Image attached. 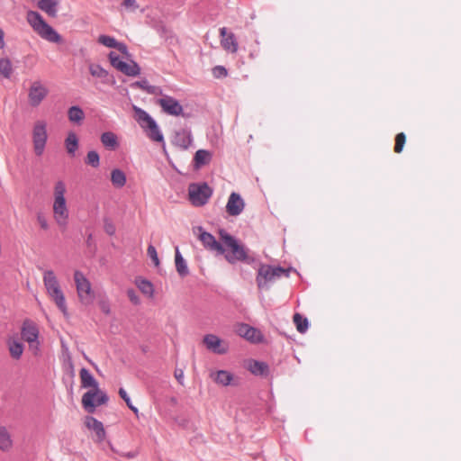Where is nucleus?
I'll return each mask as SVG.
<instances>
[{"label": "nucleus", "mask_w": 461, "mask_h": 461, "mask_svg": "<svg viewBox=\"0 0 461 461\" xmlns=\"http://www.w3.org/2000/svg\"><path fill=\"white\" fill-rule=\"evenodd\" d=\"M86 164L92 166L93 167H98L100 165V157L95 150H90L87 152Z\"/></svg>", "instance_id": "4c0bfd02"}, {"label": "nucleus", "mask_w": 461, "mask_h": 461, "mask_svg": "<svg viewBox=\"0 0 461 461\" xmlns=\"http://www.w3.org/2000/svg\"><path fill=\"white\" fill-rule=\"evenodd\" d=\"M210 377L213 381L222 386H228L232 384L234 380L233 375L227 370H219L216 373H211Z\"/></svg>", "instance_id": "5701e85b"}, {"label": "nucleus", "mask_w": 461, "mask_h": 461, "mask_svg": "<svg viewBox=\"0 0 461 461\" xmlns=\"http://www.w3.org/2000/svg\"><path fill=\"white\" fill-rule=\"evenodd\" d=\"M114 49H117L121 53L124 55H128V48L125 43L117 41L116 47Z\"/></svg>", "instance_id": "603ef678"}, {"label": "nucleus", "mask_w": 461, "mask_h": 461, "mask_svg": "<svg viewBox=\"0 0 461 461\" xmlns=\"http://www.w3.org/2000/svg\"><path fill=\"white\" fill-rule=\"evenodd\" d=\"M212 189L206 182L192 183L188 186L189 201L196 207L206 204L212 195Z\"/></svg>", "instance_id": "0eeeda50"}, {"label": "nucleus", "mask_w": 461, "mask_h": 461, "mask_svg": "<svg viewBox=\"0 0 461 461\" xmlns=\"http://www.w3.org/2000/svg\"><path fill=\"white\" fill-rule=\"evenodd\" d=\"M246 368L254 375L267 376L269 373V366L267 363L249 359L246 364Z\"/></svg>", "instance_id": "6ab92c4d"}, {"label": "nucleus", "mask_w": 461, "mask_h": 461, "mask_svg": "<svg viewBox=\"0 0 461 461\" xmlns=\"http://www.w3.org/2000/svg\"><path fill=\"white\" fill-rule=\"evenodd\" d=\"M133 86L144 90L145 92H147L149 95H162V89L158 86L149 85V81L147 79H142L140 81H137L133 84Z\"/></svg>", "instance_id": "2f4dec72"}, {"label": "nucleus", "mask_w": 461, "mask_h": 461, "mask_svg": "<svg viewBox=\"0 0 461 461\" xmlns=\"http://www.w3.org/2000/svg\"><path fill=\"white\" fill-rule=\"evenodd\" d=\"M221 44L222 48L230 53H236L238 51V41L234 33H227V28L222 27L220 29Z\"/></svg>", "instance_id": "dca6fc26"}, {"label": "nucleus", "mask_w": 461, "mask_h": 461, "mask_svg": "<svg viewBox=\"0 0 461 461\" xmlns=\"http://www.w3.org/2000/svg\"><path fill=\"white\" fill-rule=\"evenodd\" d=\"M13 447V439L5 427H0V450L8 452Z\"/></svg>", "instance_id": "cd10ccee"}, {"label": "nucleus", "mask_w": 461, "mask_h": 461, "mask_svg": "<svg viewBox=\"0 0 461 461\" xmlns=\"http://www.w3.org/2000/svg\"><path fill=\"white\" fill-rule=\"evenodd\" d=\"M13 73L12 63L7 58H0V75L5 78H10Z\"/></svg>", "instance_id": "f704fd0d"}, {"label": "nucleus", "mask_w": 461, "mask_h": 461, "mask_svg": "<svg viewBox=\"0 0 461 461\" xmlns=\"http://www.w3.org/2000/svg\"><path fill=\"white\" fill-rule=\"evenodd\" d=\"M79 375L81 386L92 388L83 394L82 405L87 412L93 413L97 406L105 404L109 398L104 392L99 389L97 381L86 368H81Z\"/></svg>", "instance_id": "f03ea898"}, {"label": "nucleus", "mask_w": 461, "mask_h": 461, "mask_svg": "<svg viewBox=\"0 0 461 461\" xmlns=\"http://www.w3.org/2000/svg\"><path fill=\"white\" fill-rule=\"evenodd\" d=\"M37 221L40 224V226L43 229V230H48L49 229V224H48V221L45 218V216L41 213H38L37 215Z\"/></svg>", "instance_id": "49530a36"}, {"label": "nucleus", "mask_w": 461, "mask_h": 461, "mask_svg": "<svg viewBox=\"0 0 461 461\" xmlns=\"http://www.w3.org/2000/svg\"><path fill=\"white\" fill-rule=\"evenodd\" d=\"M43 284L46 288L48 295L54 301L57 307L61 312L68 316V307L66 303L65 295L60 288L59 281L55 276L54 271L45 270L43 273Z\"/></svg>", "instance_id": "7ed1b4c3"}, {"label": "nucleus", "mask_w": 461, "mask_h": 461, "mask_svg": "<svg viewBox=\"0 0 461 461\" xmlns=\"http://www.w3.org/2000/svg\"><path fill=\"white\" fill-rule=\"evenodd\" d=\"M175 377L180 384H184V371L180 368L175 370Z\"/></svg>", "instance_id": "de8ad7c7"}, {"label": "nucleus", "mask_w": 461, "mask_h": 461, "mask_svg": "<svg viewBox=\"0 0 461 461\" xmlns=\"http://www.w3.org/2000/svg\"><path fill=\"white\" fill-rule=\"evenodd\" d=\"M119 395L125 402V399H129V395L123 388L119 389Z\"/></svg>", "instance_id": "6e6d98bb"}, {"label": "nucleus", "mask_w": 461, "mask_h": 461, "mask_svg": "<svg viewBox=\"0 0 461 461\" xmlns=\"http://www.w3.org/2000/svg\"><path fill=\"white\" fill-rule=\"evenodd\" d=\"M199 240L203 243V247L208 250L215 252L217 255L220 250H221L222 241L216 240L215 237L212 235L210 232L205 230H202L199 235Z\"/></svg>", "instance_id": "f3484780"}, {"label": "nucleus", "mask_w": 461, "mask_h": 461, "mask_svg": "<svg viewBox=\"0 0 461 461\" xmlns=\"http://www.w3.org/2000/svg\"><path fill=\"white\" fill-rule=\"evenodd\" d=\"M104 230H105L106 233L111 236L113 235L115 232V227L113 226V224L107 221L104 223Z\"/></svg>", "instance_id": "3c124183"}, {"label": "nucleus", "mask_w": 461, "mask_h": 461, "mask_svg": "<svg viewBox=\"0 0 461 461\" xmlns=\"http://www.w3.org/2000/svg\"><path fill=\"white\" fill-rule=\"evenodd\" d=\"M21 336L27 343L35 342L40 336L36 323L30 319L24 320L21 328Z\"/></svg>", "instance_id": "ddd939ff"}, {"label": "nucleus", "mask_w": 461, "mask_h": 461, "mask_svg": "<svg viewBox=\"0 0 461 461\" xmlns=\"http://www.w3.org/2000/svg\"><path fill=\"white\" fill-rule=\"evenodd\" d=\"M109 59L111 62V65L115 68L117 70L120 68V65L122 64L124 61L122 60L118 54H116L114 51H111L109 53Z\"/></svg>", "instance_id": "37998d69"}, {"label": "nucleus", "mask_w": 461, "mask_h": 461, "mask_svg": "<svg viewBox=\"0 0 461 461\" xmlns=\"http://www.w3.org/2000/svg\"><path fill=\"white\" fill-rule=\"evenodd\" d=\"M206 348L216 354H225L228 351V346L223 345L222 340L213 334H207L203 338Z\"/></svg>", "instance_id": "2eb2a0df"}, {"label": "nucleus", "mask_w": 461, "mask_h": 461, "mask_svg": "<svg viewBox=\"0 0 461 461\" xmlns=\"http://www.w3.org/2000/svg\"><path fill=\"white\" fill-rule=\"evenodd\" d=\"M212 75L215 78H221L227 77L228 71L223 66H215L212 68Z\"/></svg>", "instance_id": "c03bdc74"}, {"label": "nucleus", "mask_w": 461, "mask_h": 461, "mask_svg": "<svg viewBox=\"0 0 461 461\" xmlns=\"http://www.w3.org/2000/svg\"><path fill=\"white\" fill-rule=\"evenodd\" d=\"M125 403L128 406V408L131 409L134 413H138V408L132 404L130 397L129 399H125Z\"/></svg>", "instance_id": "5fc2aeb1"}, {"label": "nucleus", "mask_w": 461, "mask_h": 461, "mask_svg": "<svg viewBox=\"0 0 461 461\" xmlns=\"http://www.w3.org/2000/svg\"><path fill=\"white\" fill-rule=\"evenodd\" d=\"M192 140L191 132L186 130H181L176 132L173 144L181 149H187L191 146Z\"/></svg>", "instance_id": "aec40b11"}, {"label": "nucleus", "mask_w": 461, "mask_h": 461, "mask_svg": "<svg viewBox=\"0 0 461 461\" xmlns=\"http://www.w3.org/2000/svg\"><path fill=\"white\" fill-rule=\"evenodd\" d=\"M37 33L43 39L59 43L61 41L60 35L47 23H45L38 31Z\"/></svg>", "instance_id": "412c9836"}, {"label": "nucleus", "mask_w": 461, "mask_h": 461, "mask_svg": "<svg viewBox=\"0 0 461 461\" xmlns=\"http://www.w3.org/2000/svg\"><path fill=\"white\" fill-rule=\"evenodd\" d=\"M236 332L240 337L251 341L253 343H258L263 341L264 336L261 331L254 327L249 326L246 323H240L237 325Z\"/></svg>", "instance_id": "f8f14e48"}, {"label": "nucleus", "mask_w": 461, "mask_h": 461, "mask_svg": "<svg viewBox=\"0 0 461 461\" xmlns=\"http://www.w3.org/2000/svg\"><path fill=\"white\" fill-rule=\"evenodd\" d=\"M48 94V88L41 81H34L30 86L28 93L29 104L32 107L39 106L47 97Z\"/></svg>", "instance_id": "9d476101"}, {"label": "nucleus", "mask_w": 461, "mask_h": 461, "mask_svg": "<svg viewBox=\"0 0 461 461\" xmlns=\"http://www.w3.org/2000/svg\"><path fill=\"white\" fill-rule=\"evenodd\" d=\"M212 157V153L206 149L197 150L194 157V167L195 168H200L209 164Z\"/></svg>", "instance_id": "393cba45"}, {"label": "nucleus", "mask_w": 461, "mask_h": 461, "mask_svg": "<svg viewBox=\"0 0 461 461\" xmlns=\"http://www.w3.org/2000/svg\"><path fill=\"white\" fill-rule=\"evenodd\" d=\"M128 297L134 303L138 304L140 303L139 297L136 295L133 289H130L127 291Z\"/></svg>", "instance_id": "8fccbe9b"}, {"label": "nucleus", "mask_w": 461, "mask_h": 461, "mask_svg": "<svg viewBox=\"0 0 461 461\" xmlns=\"http://www.w3.org/2000/svg\"><path fill=\"white\" fill-rule=\"evenodd\" d=\"M58 0H40L38 3V6L48 15L51 17H56L58 12Z\"/></svg>", "instance_id": "a878e982"}, {"label": "nucleus", "mask_w": 461, "mask_h": 461, "mask_svg": "<svg viewBox=\"0 0 461 461\" xmlns=\"http://www.w3.org/2000/svg\"><path fill=\"white\" fill-rule=\"evenodd\" d=\"M289 270L282 267H274L270 265H261L256 277L257 285L259 289L267 285L269 282L279 278L281 276H288Z\"/></svg>", "instance_id": "6e6552de"}, {"label": "nucleus", "mask_w": 461, "mask_h": 461, "mask_svg": "<svg viewBox=\"0 0 461 461\" xmlns=\"http://www.w3.org/2000/svg\"><path fill=\"white\" fill-rule=\"evenodd\" d=\"M98 42L108 48H114L117 44V41L113 37L104 34L99 36Z\"/></svg>", "instance_id": "a19ab883"}, {"label": "nucleus", "mask_w": 461, "mask_h": 461, "mask_svg": "<svg viewBox=\"0 0 461 461\" xmlns=\"http://www.w3.org/2000/svg\"><path fill=\"white\" fill-rule=\"evenodd\" d=\"M89 72L93 77L101 79H105L108 77V71L102 68L99 64H90Z\"/></svg>", "instance_id": "e433bc0d"}, {"label": "nucleus", "mask_w": 461, "mask_h": 461, "mask_svg": "<svg viewBox=\"0 0 461 461\" xmlns=\"http://www.w3.org/2000/svg\"><path fill=\"white\" fill-rule=\"evenodd\" d=\"M68 117L71 122L81 125L85 119V113L79 106L74 105L68 109Z\"/></svg>", "instance_id": "c85d7f7f"}, {"label": "nucleus", "mask_w": 461, "mask_h": 461, "mask_svg": "<svg viewBox=\"0 0 461 461\" xmlns=\"http://www.w3.org/2000/svg\"><path fill=\"white\" fill-rule=\"evenodd\" d=\"M6 345L11 357L19 360L24 350L23 344L15 336H11L6 339Z\"/></svg>", "instance_id": "a211bd4d"}, {"label": "nucleus", "mask_w": 461, "mask_h": 461, "mask_svg": "<svg viewBox=\"0 0 461 461\" xmlns=\"http://www.w3.org/2000/svg\"><path fill=\"white\" fill-rule=\"evenodd\" d=\"M68 364L70 371L73 373L74 366H73V362L71 360V357L69 356L68 357Z\"/></svg>", "instance_id": "13d9d810"}, {"label": "nucleus", "mask_w": 461, "mask_h": 461, "mask_svg": "<svg viewBox=\"0 0 461 461\" xmlns=\"http://www.w3.org/2000/svg\"><path fill=\"white\" fill-rule=\"evenodd\" d=\"M100 308L104 313L110 314V306L106 302H101Z\"/></svg>", "instance_id": "864d4df0"}, {"label": "nucleus", "mask_w": 461, "mask_h": 461, "mask_svg": "<svg viewBox=\"0 0 461 461\" xmlns=\"http://www.w3.org/2000/svg\"><path fill=\"white\" fill-rule=\"evenodd\" d=\"M66 185L62 181H58L54 187V218L59 226L66 228L68 220V210L65 199Z\"/></svg>", "instance_id": "20e7f679"}, {"label": "nucleus", "mask_w": 461, "mask_h": 461, "mask_svg": "<svg viewBox=\"0 0 461 461\" xmlns=\"http://www.w3.org/2000/svg\"><path fill=\"white\" fill-rule=\"evenodd\" d=\"M147 253H148V256L152 260L153 264L156 267H158L159 266V258H158L156 248L153 245H151V244L149 245L148 249H147Z\"/></svg>", "instance_id": "79ce46f5"}, {"label": "nucleus", "mask_w": 461, "mask_h": 461, "mask_svg": "<svg viewBox=\"0 0 461 461\" xmlns=\"http://www.w3.org/2000/svg\"><path fill=\"white\" fill-rule=\"evenodd\" d=\"M86 426L95 432L98 440L103 441L105 438V430L101 421L92 416L86 419Z\"/></svg>", "instance_id": "4be33fe9"}, {"label": "nucleus", "mask_w": 461, "mask_h": 461, "mask_svg": "<svg viewBox=\"0 0 461 461\" xmlns=\"http://www.w3.org/2000/svg\"><path fill=\"white\" fill-rule=\"evenodd\" d=\"M123 456H126V457H128V458H132V457H134V456H135V455H134L133 453H131V452H129V453H127V454H124Z\"/></svg>", "instance_id": "bf43d9fd"}, {"label": "nucleus", "mask_w": 461, "mask_h": 461, "mask_svg": "<svg viewBox=\"0 0 461 461\" xmlns=\"http://www.w3.org/2000/svg\"><path fill=\"white\" fill-rule=\"evenodd\" d=\"M48 140L47 124L44 121L35 122L32 130V142L34 152L37 156H41L44 152Z\"/></svg>", "instance_id": "1a4fd4ad"}, {"label": "nucleus", "mask_w": 461, "mask_h": 461, "mask_svg": "<svg viewBox=\"0 0 461 461\" xmlns=\"http://www.w3.org/2000/svg\"><path fill=\"white\" fill-rule=\"evenodd\" d=\"M122 5L126 8L137 9L139 7L136 0H123Z\"/></svg>", "instance_id": "09e8293b"}, {"label": "nucleus", "mask_w": 461, "mask_h": 461, "mask_svg": "<svg viewBox=\"0 0 461 461\" xmlns=\"http://www.w3.org/2000/svg\"><path fill=\"white\" fill-rule=\"evenodd\" d=\"M405 141H406V136L403 132H400L396 135L395 146H394V151L396 153H401L402 151Z\"/></svg>", "instance_id": "ea45409f"}, {"label": "nucleus", "mask_w": 461, "mask_h": 461, "mask_svg": "<svg viewBox=\"0 0 461 461\" xmlns=\"http://www.w3.org/2000/svg\"><path fill=\"white\" fill-rule=\"evenodd\" d=\"M111 182L113 185L116 188H122L126 184V175L125 173L119 169L115 168L111 172Z\"/></svg>", "instance_id": "7c9ffc66"}, {"label": "nucleus", "mask_w": 461, "mask_h": 461, "mask_svg": "<svg viewBox=\"0 0 461 461\" xmlns=\"http://www.w3.org/2000/svg\"><path fill=\"white\" fill-rule=\"evenodd\" d=\"M175 264L176 272L181 277H185L189 274L187 264L180 253L178 247H176L175 249Z\"/></svg>", "instance_id": "b1692460"}, {"label": "nucleus", "mask_w": 461, "mask_h": 461, "mask_svg": "<svg viewBox=\"0 0 461 461\" xmlns=\"http://www.w3.org/2000/svg\"><path fill=\"white\" fill-rule=\"evenodd\" d=\"M101 142L111 150H114L119 146L117 136L112 131L104 132L101 135Z\"/></svg>", "instance_id": "c756f323"}, {"label": "nucleus", "mask_w": 461, "mask_h": 461, "mask_svg": "<svg viewBox=\"0 0 461 461\" xmlns=\"http://www.w3.org/2000/svg\"><path fill=\"white\" fill-rule=\"evenodd\" d=\"M138 286H139L140 290L143 294L152 295V294H153V293H154L153 285H152V284H151L149 281H148V280H145V279L140 280V281L138 283Z\"/></svg>", "instance_id": "58836bf2"}, {"label": "nucleus", "mask_w": 461, "mask_h": 461, "mask_svg": "<svg viewBox=\"0 0 461 461\" xmlns=\"http://www.w3.org/2000/svg\"><path fill=\"white\" fill-rule=\"evenodd\" d=\"M74 281L80 303L84 305L92 304L95 301V293L90 281L86 277L84 273L79 270L74 272Z\"/></svg>", "instance_id": "423d86ee"}, {"label": "nucleus", "mask_w": 461, "mask_h": 461, "mask_svg": "<svg viewBox=\"0 0 461 461\" xmlns=\"http://www.w3.org/2000/svg\"><path fill=\"white\" fill-rule=\"evenodd\" d=\"M118 70L129 77H136L140 73V68L133 60H131V62L124 61L122 64L120 65Z\"/></svg>", "instance_id": "bb28decb"}, {"label": "nucleus", "mask_w": 461, "mask_h": 461, "mask_svg": "<svg viewBox=\"0 0 461 461\" xmlns=\"http://www.w3.org/2000/svg\"><path fill=\"white\" fill-rule=\"evenodd\" d=\"M4 37H5L4 31L0 28V49H3L5 47Z\"/></svg>", "instance_id": "4d7b16f0"}, {"label": "nucleus", "mask_w": 461, "mask_h": 461, "mask_svg": "<svg viewBox=\"0 0 461 461\" xmlns=\"http://www.w3.org/2000/svg\"><path fill=\"white\" fill-rule=\"evenodd\" d=\"M157 104L160 105L164 113L169 115L178 116L183 113V106L172 96L164 95L157 100Z\"/></svg>", "instance_id": "9b49d317"}, {"label": "nucleus", "mask_w": 461, "mask_h": 461, "mask_svg": "<svg viewBox=\"0 0 461 461\" xmlns=\"http://www.w3.org/2000/svg\"><path fill=\"white\" fill-rule=\"evenodd\" d=\"M28 345H29L30 350L32 351L33 355H35V356L39 355V353L41 351V343H40L39 339H37L35 342L28 343Z\"/></svg>", "instance_id": "a18cd8bd"}, {"label": "nucleus", "mask_w": 461, "mask_h": 461, "mask_svg": "<svg viewBox=\"0 0 461 461\" xmlns=\"http://www.w3.org/2000/svg\"><path fill=\"white\" fill-rule=\"evenodd\" d=\"M66 149L68 154L74 156L78 148V139L75 132H69L65 140Z\"/></svg>", "instance_id": "72a5a7b5"}, {"label": "nucleus", "mask_w": 461, "mask_h": 461, "mask_svg": "<svg viewBox=\"0 0 461 461\" xmlns=\"http://www.w3.org/2000/svg\"><path fill=\"white\" fill-rule=\"evenodd\" d=\"M219 239H221L222 244L221 250L219 251L218 255H222L228 263L232 265L238 262L251 264L255 261V258L250 254L249 249L225 230L221 229L219 230Z\"/></svg>", "instance_id": "f257e3e1"}, {"label": "nucleus", "mask_w": 461, "mask_h": 461, "mask_svg": "<svg viewBox=\"0 0 461 461\" xmlns=\"http://www.w3.org/2000/svg\"><path fill=\"white\" fill-rule=\"evenodd\" d=\"M245 207L244 200L241 198L240 194L235 192H232L228 199L226 204V212L230 216H238L240 215Z\"/></svg>", "instance_id": "4468645a"}, {"label": "nucleus", "mask_w": 461, "mask_h": 461, "mask_svg": "<svg viewBox=\"0 0 461 461\" xmlns=\"http://www.w3.org/2000/svg\"><path fill=\"white\" fill-rule=\"evenodd\" d=\"M27 21L36 32L46 23L42 16L34 11H30L28 13Z\"/></svg>", "instance_id": "473e14b6"}, {"label": "nucleus", "mask_w": 461, "mask_h": 461, "mask_svg": "<svg viewBox=\"0 0 461 461\" xmlns=\"http://www.w3.org/2000/svg\"><path fill=\"white\" fill-rule=\"evenodd\" d=\"M135 119L140 127L146 131L148 137L156 142L164 143V136L160 131L156 121L143 109L133 106Z\"/></svg>", "instance_id": "39448f33"}, {"label": "nucleus", "mask_w": 461, "mask_h": 461, "mask_svg": "<svg viewBox=\"0 0 461 461\" xmlns=\"http://www.w3.org/2000/svg\"><path fill=\"white\" fill-rule=\"evenodd\" d=\"M293 319L300 333H304L308 330L309 322L307 318L303 317L300 313H295Z\"/></svg>", "instance_id": "c9c22d12"}]
</instances>
